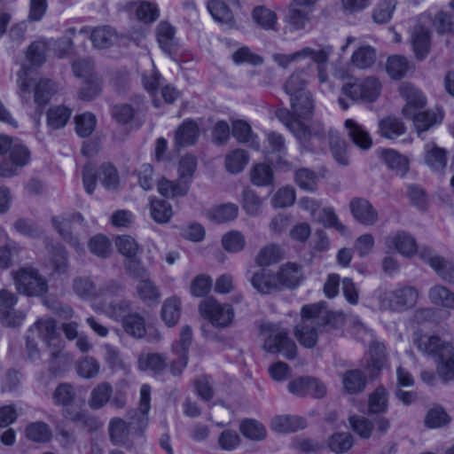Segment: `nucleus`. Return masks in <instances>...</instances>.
<instances>
[{
  "mask_svg": "<svg viewBox=\"0 0 454 454\" xmlns=\"http://www.w3.org/2000/svg\"><path fill=\"white\" fill-rule=\"evenodd\" d=\"M207 9L217 22L229 24L232 21V12L224 2L211 0L207 3Z\"/></svg>",
  "mask_w": 454,
  "mask_h": 454,
  "instance_id": "nucleus-53",
  "label": "nucleus"
},
{
  "mask_svg": "<svg viewBox=\"0 0 454 454\" xmlns=\"http://www.w3.org/2000/svg\"><path fill=\"white\" fill-rule=\"evenodd\" d=\"M312 64H309L305 67L295 69L291 74L283 85V89L287 95L291 97L309 92L306 90V86L312 77Z\"/></svg>",
  "mask_w": 454,
  "mask_h": 454,
  "instance_id": "nucleus-15",
  "label": "nucleus"
},
{
  "mask_svg": "<svg viewBox=\"0 0 454 454\" xmlns=\"http://www.w3.org/2000/svg\"><path fill=\"white\" fill-rule=\"evenodd\" d=\"M329 145L334 160L341 166L348 164V156L347 154L348 145L341 139L337 131L330 130Z\"/></svg>",
  "mask_w": 454,
  "mask_h": 454,
  "instance_id": "nucleus-41",
  "label": "nucleus"
},
{
  "mask_svg": "<svg viewBox=\"0 0 454 454\" xmlns=\"http://www.w3.org/2000/svg\"><path fill=\"white\" fill-rule=\"evenodd\" d=\"M376 61V51L369 45L359 47L351 57L352 64L357 68L365 69L372 67Z\"/></svg>",
  "mask_w": 454,
  "mask_h": 454,
  "instance_id": "nucleus-48",
  "label": "nucleus"
},
{
  "mask_svg": "<svg viewBox=\"0 0 454 454\" xmlns=\"http://www.w3.org/2000/svg\"><path fill=\"white\" fill-rule=\"evenodd\" d=\"M249 161V155L243 149H235L225 156V168L231 174L241 172Z\"/></svg>",
  "mask_w": 454,
  "mask_h": 454,
  "instance_id": "nucleus-42",
  "label": "nucleus"
},
{
  "mask_svg": "<svg viewBox=\"0 0 454 454\" xmlns=\"http://www.w3.org/2000/svg\"><path fill=\"white\" fill-rule=\"evenodd\" d=\"M295 183L305 191H314L317 188V176L316 173L309 168H302L295 172Z\"/></svg>",
  "mask_w": 454,
  "mask_h": 454,
  "instance_id": "nucleus-63",
  "label": "nucleus"
},
{
  "mask_svg": "<svg viewBox=\"0 0 454 454\" xmlns=\"http://www.w3.org/2000/svg\"><path fill=\"white\" fill-rule=\"evenodd\" d=\"M319 328L309 320H301L294 328V336L302 346L312 348L317 343Z\"/></svg>",
  "mask_w": 454,
  "mask_h": 454,
  "instance_id": "nucleus-31",
  "label": "nucleus"
},
{
  "mask_svg": "<svg viewBox=\"0 0 454 454\" xmlns=\"http://www.w3.org/2000/svg\"><path fill=\"white\" fill-rule=\"evenodd\" d=\"M332 52L333 47L330 45L317 51L305 47L291 54L275 53L272 59L280 67L286 68L291 63L306 58H310L315 63H326Z\"/></svg>",
  "mask_w": 454,
  "mask_h": 454,
  "instance_id": "nucleus-10",
  "label": "nucleus"
},
{
  "mask_svg": "<svg viewBox=\"0 0 454 454\" xmlns=\"http://www.w3.org/2000/svg\"><path fill=\"white\" fill-rule=\"evenodd\" d=\"M381 90L380 81L374 76L356 79L342 85L341 92L352 101L374 102Z\"/></svg>",
  "mask_w": 454,
  "mask_h": 454,
  "instance_id": "nucleus-5",
  "label": "nucleus"
},
{
  "mask_svg": "<svg viewBox=\"0 0 454 454\" xmlns=\"http://www.w3.org/2000/svg\"><path fill=\"white\" fill-rule=\"evenodd\" d=\"M282 251L279 246L270 244L263 247L258 253L255 262L259 266H269L281 259Z\"/></svg>",
  "mask_w": 454,
  "mask_h": 454,
  "instance_id": "nucleus-55",
  "label": "nucleus"
},
{
  "mask_svg": "<svg viewBox=\"0 0 454 454\" xmlns=\"http://www.w3.org/2000/svg\"><path fill=\"white\" fill-rule=\"evenodd\" d=\"M424 149L427 165L436 172L443 170L447 163L446 151L434 143L426 144Z\"/></svg>",
  "mask_w": 454,
  "mask_h": 454,
  "instance_id": "nucleus-29",
  "label": "nucleus"
},
{
  "mask_svg": "<svg viewBox=\"0 0 454 454\" xmlns=\"http://www.w3.org/2000/svg\"><path fill=\"white\" fill-rule=\"evenodd\" d=\"M55 92L54 83L51 80L42 79L33 90V102L36 105V112L40 116L43 107L49 103L51 97Z\"/></svg>",
  "mask_w": 454,
  "mask_h": 454,
  "instance_id": "nucleus-28",
  "label": "nucleus"
},
{
  "mask_svg": "<svg viewBox=\"0 0 454 454\" xmlns=\"http://www.w3.org/2000/svg\"><path fill=\"white\" fill-rule=\"evenodd\" d=\"M74 294L83 300L98 297V288L90 277H75L72 285Z\"/></svg>",
  "mask_w": 454,
  "mask_h": 454,
  "instance_id": "nucleus-38",
  "label": "nucleus"
},
{
  "mask_svg": "<svg viewBox=\"0 0 454 454\" xmlns=\"http://www.w3.org/2000/svg\"><path fill=\"white\" fill-rule=\"evenodd\" d=\"M410 118L413 120L414 126L419 136H421L435 124L440 123L443 119V114L442 111L437 109L436 111L415 113Z\"/></svg>",
  "mask_w": 454,
  "mask_h": 454,
  "instance_id": "nucleus-27",
  "label": "nucleus"
},
{
  "mask_svg": "<svg viewBox=\"0 0 454 454\" xmlns=\"http://www.w3.org/2000/svg\"><path fill=\"white\" fill-rule=\"evenodd\" d=\"M276 116L301 141L308 142L313 138L321 141L325 137V129L319 122L313 123L311 127L306 126L302 121L290 123L291 117L287 108L278 109Z\"/></svg>",
  "mask_w": 454,
  "mask_h": 454,
  "instance_id": "nucleus-7",
  "label": "nucleus"
},
{
  "mask_svg": "<svg viewBox=\"0 0 454 454\" xmlns=\"http://www.w3.org/2000/svg\"><path fill=\"white\" fill-rule=\"evenodd\" d=\"M8 153V158L0 161V177L3 178H11L17 176L20 170L29 163L31 159L28 148L18 140L14 142Z\"/></svg>",
  "mask_w": 454,
  "mask_h": 454,
  "instance_id": "nucleus-9",
  "label": "nucleus"
},
{
  "mask_svg": "<svg viewBox=\"0 0 454 454\" xmlns=\"http://www.w3.org/2000/svg\"><path fill=\"white\" fill-rule=\"evenodd\" d=\"M349 208L354 218L362 224L373 225L378 221V212L364 198H355L349 203Z\"/></svg>",
  "mask_w": 454,
  "mask_h": 454,
  "instance_id": "nucleus-16",
  "label": "nucleus"
},
{
  "mask_svg": "<svg viewBox=\"0 0 454 454\" xmlns=\"http://www.w3.org/2000/svg\"><path fill=\"white\" fill-rule=\"evenodd\" d=\"M388 409V392L383 386H379L370 394L368 399V414H383Z\"/></svg>",
  "mask_w": 454,
  "mask_h": 454,
  "instance_id": "nucleus-34",
  "label": "nucleus"
},
{
  "mask_svg": "<svg viewBox=\"0 0 454 454\" xmlns=\"http://www.w3.org/2000/svg\"><path fill=\"white\" fill-rule=\"evenodd\" d=\"M50 262L54 272L58 274L67 273L68 270V262L67 253L65 247L60 245L52 247Z\"/></svg>",
  "mask_w": 454,
  "mask_h": 454,
  "instance_id": "nucleus-57",
  "label": "nucleus"
},
{
  "mask_svg": "<svg viewBox=\"0 0 454 454\" xmlns=\"http://www.w3.org/2000/svg\"><path fill=\"white\" fill-rule=\"evenodd\" d=\"M151 408V387L144 384L140 388L139 409L130 410L127 412L126 422L124 419L115 417L110 419L108 424V434L111 442L115 446H122L126 449L132 447L129 439L131 433L142 434L148 425V411Z\"/></svg>",
  "mask_w": 454,
  "mask_h": 454,
  "instance_id": "nucleus-1",
  "label": "nucleus"
},
{
  "mask_svg": "<svg viewBox=\"0 0 454 454\" xmlns=\"http://www.w3.org/2000/svg\"><path fill=\"white\" fill-rule=\"evenodd\" d=\"M380 133L382 137L393 139L405 133L404 124L396 117L388 116L379 122Z\"/></svg>",
  "mask_w": 454,
  "mask_h": 454,
  "instance_id": "nucleus-43",
  "label": "nucleus"
},
{
  "mask_svg": "<svg viewBox=\"0 0 454 454\" xmlns=\"http://www.w3.org/2000/svg\"><path fill=\"white\" fill-rule=\"evenodd\" d=\"M50 348L49 371L51 374L57 376L71 363L70 356L63 350V343L59 347H51Z\"/></svg>",
  "mask_w": 454,
  "mask_h": 454,
  "instance_id": "nucleus-35",
  "label": "nucleus"
},
{
  "mask_svg": "<svg viewBox=\"0 0 454 454\" xmlns=\"http://www.w3.org/2000/svg\"><path fill=\"white\" fill-rule=\"evenodd\" d=\"M419 257L427 262L436 273L444 280L454 284V263L446 261L442 256L436 254L430 247H422Z\"/></svg>",
  "mask_w": 454,
  "mask_h": 454,
  "instance_id": "nucleus-13",
  "label": "nucleus"
},
{
  "mask_svg": "<svg viewBox=\"0 0 454 454\" xmlns=\"http://www.w3.org/2000/svg\"><path fill=\"white\" fill-rule=\"evenodd\" d=\"M382 159L389 168L401 176H403L409 169L408 160L395 150H385L382 153Z\"/></svg>",
  "mask_w": 454,
  "mask_h": 454,
  "instance_id": "nucleus-51",
  "label": "nucleus"
},
{
  "mask_svg": "<svg viewBox=\"0 0 454 454\" xmlns=\"http://www.w3.org/2000/svg\"><path fill=\"white\" fill-rule=\"evenodd\" d=\"M151 215L159 223H168L172 216V207L162 200H152L150 203Z\"/></svg>",
  "mask_w": 454,
  "mask_h": 454,
  "instance_id": "nucleus-58",
  "label": "nucleus"
},
{
  "mask_svg": "<svg viewBox=\"0 0 454 454\" xmlns=\"http://www.w3.org/2000/svg\"><path fill=\"white\" fill-rule=\"evenodd\" d=\"M118 35L110 26H101L92 29L90 40L96 48L106 49L111 47L117 40Z\"/></svg>",
  "mask_w": 454,
  "mask_h": 454,
  "instance_id": "nucleus-33",
  "label": "nucleus"
},
{
  "mask_svg": "<svg viewBox=\"0 0 454 454\" xmlns=\"http://www.w3.org/2000/svg\"><path fill=\"white\" fill-rule=\"evenodd\" d=\"M232 136L239 143H248L249 146L255 151L260 149V143L255 135L253 134L250 125L241 120L232 122Z\"/></svg>",
  "mask_w": 454,
  "mask_h": 454,
  "instance_id": "nucleus-32",
  "label": "nucleus"
},
{
  "mask_svg": "<svg viewBox=\"0 0 454 454\" xmlns=\"http://www.w3.org/2000/svg\"><path fill=\"white\" fill-rule=\"evenodd\" d=\"M16 290L27 296H41L48 291V282L39 270L31 266L20 267L13 272Z\"/></svg>",
  "mask_w": 454,
  "mask_h": 454,
  "instance_id": "nucleus-4",
  "label": "nucleus"
},
{
  "mask_svg": "<svg viewBox=\"0 0 454 454\" xmlns=\"http://www.w3.org/2000/svg\"><path fill=\"white\" fill-rule=\"evenodd\" d=\"M125 332L132 337L142 338L145 334V319L137 313L128 314L122 320Z\"/></svg>",
  "mask_w": 454,
  "mask_h": 454,
  "instance_id": "nucleus-49",
  "label": "nucleus"
},
{
  "mask_svg": "<svg viewBox=\"0 0 454 454\" xmlns=\"http://www.w3.org/2000/svg\"><path fill=\"white\" fill-rule=\"evenodd\" d=\"M181 315V301L176 297L167 299L161 308L162 320L168 326L176 325Z\"/></svg>",
  "mask_w": 454,
  "mask_h": 454,
  "instance_id": "nucleus-45",
  "label": "nucleus"
},
{
  "mask_svg": "<svg viewBox=\"0 0 454 454\" xmlns=\"http://www.w3.org/2000/svg\"><path fill=\"white\" fill-rule=\"evenodd\" d=\"M314 7L301 0H294L289 4L286 20L294 30H301L311 20Z\"/></svg>",
  "mask_w": 454,
  "mask_h": 454,
  "instance_id": "nucleus-12",
  "label": "nucleus"
},
{
  "mask_svg": "<svg viewBox=\"0 0 454 454\" xmlns=\"http://www.w3.org/2000/svg\"><path fill=\"white\" fill-rule=\"evenodd\" d=\"M397 0H380L372 13L373 20L378 24L388 22L395 10Z\"/></svg>",
  "mask_w": 454,
  "mask_h": 454,
  "instance_id": "nucleus-54",
  "label": "nucleus"
},
{
  "mask_svg": "<svg viewBox=\"0 0 454 454\" xmlns=\"http://www.w3.org/2000/svg\"><path fill=\"white\" fill-rule=\"evenodd\" d=\"M98 178L108 190H114L119 184V175L116 168L109 163H103L98 171Z\"/></svg>",
  "mask_w": 454,
  "mask_h": 454,
  "instance_id": "nucleus-59",
  "label": "nucleus"
},
{
  "mask_svg": "<svg viewBox=\"0 0 454 454\" xmlns=\"http://www.w3.org/2000/svg\"><path fill=\"white\" fill-rule=\"evenodd\" d=\"M90 251L102 258L109 256L112 250L111 241L104 235L98 234L90 239L89 242Z\"/></svg>",
  "mask_w": 454,
  "mask_h": 454,
  "instance_id": "nucleus-62",
  "label": "nucleus"
},
{
  "mask_svg": "<svg viewBox=\"0 0 454 454\" xmlns=\"http://www.w3.org/2000/svg\"><path fill=\"white\" fill-rule=\"evenodd\" d=\"M301 317V320H309L312 325L322 327L329 323L330 315L324 310L322 304L315 303L303 306Z\"/></svg>",
  "mask_w": 454,
  "mask_h": 454,
  "instance_id": "nucleus-39",
  "label": "nucleus"
},
{
  "mask_svg": "<svg viewBox=\"0 0 454 454\" xmlns=\"http://www.w3.org/2000/svg\"><path fill=\"white\" fill-rule=\"evenodd\" d=\"M137 293L138 297L149 305L158 303L160 298L159 288L147 278L141 279L137 284Z\"/></svg>",
  "mask_w": 454,
  "mask_h": 454,
  "instance_id": "nucleus-46",
  "label": "nucleus"
},
{
  "mask_svg": "<svg viewBox=\"0 0 454 454\" xmlns=\"http://www.w3.org/2000/svg\"><path fill=\"white\" fill-rule=\"evenodd\" d=\"M411 43L418 59H424L430 50L431 37L428 28L423 26H416L411 34Z\"/></svg>",
  "mask_w": 454,
  "mask_h": 454,
  "instance_id": "nucleus-23",
  "label": "nucleus"
},
{
  "mask_svg": "<svg viewBox=\"0 0 454 454\" xmlns=\"http://www.w3.org/2000/svg\"><path fill=\"white\" fill-rule=\"evenodd\" d=\"M72 114L71 109L57 106L47 112V125L52 129H62L66 126Z\"/></svg>",
  "mask_w": 454,
  "mask_h": 454,
  "instance_id": "nucleus-44",
  "label": "nucleus"
},
{
  "mask_svg": "<svg viewBox=\"0 0 454 454\" xmlns=\"http://www.w3.org/2000/svg\"><path fill=\"white\" fill-rule=\"evenodd\" d=\"M386 245L388 247L395 248L400 254L405 256H411L415 252H418L419 254V250L423 247L418 248L414 238L405 231H398L387 237Z\"/></svg>",
  "mask_w": 454,
  "mask_h": 454,
  "instance_id": "nucleus-17",
  "label": "nucleus"
},
{
  "mask_svg": "<svg viewBox=\"0 0 454 454\" xmlns=\"http://www.w3.org/2000/svg\"><path fill=\"white\" fill-rule=\"evenodd\" d=\"M250 178L254 185L266 186L273 181V171L269 165L259 163L251 169Z\"/></svg>",
  "mask_w": 454,
  "mask_h": 454,
  "instance_id": "nucleus-56",
  "label": "nucleus"
},
{
  "mask_svg": "<svg viewBox=\"0 0 454 454\" xmlns=\"http://www.w3.org/2000/svg\"><path fill=\"white\" fill-rule=\"evenodd\" d=\"M26 436L33 442H46L51 437V430L46 423L37 421L26 427Z\"/></svg>",
  "mask_w": 454,
  "mask_h": 454,
  "instance_id": "nucleus-52",
  "label": "nucleus"
},
{
  "mask_svg": "<svg viewBox=\"0 0 454 454\" xmlns=\"http://www.w3.org/2000/svg\"><path fill=\"white\" fill-rule=\"evenodd\" d=\"M239 431L247 439L253 441H261L266 436V429L259 421L252 419H247L241 421Z\"/></svg>",
  "mask_w": 454,
  "mask_h": 454,
  "instance_id": "nucleus-50",
  "label": "nucleus"
},
{
  "mask_svg": "<svg viewBox=\"0 0 454 454\" xmlns=\"http://www.w3.org/2000/svg\"><path fill=\"white\" fill-rule=\"evenodd\" d=\"M347 134L352 143L361 150H369L372 145V139L369 132L353 119H348L344 122Z\"/></svg>",
  "mask_w": 454,
  "mask_h": 454,
  "instance_id": "nucleus-21",
  "label": "nucleus"
},
{
  "mask_svg": "<svg viewBox=\"0 0 454 454\" xmlns=\"http://www.w3.org/2000/svg\"><path fill=\"white\" fill-rule=\"evenodd\" d=\"M254 20L262 28L274 29L277 23V15L274 12L263 6H257L252 13Z\"/></svg>",
  "mask_w": 454,
  "mask_h": 454,
  "instance_id": "nucleus-60",
  "label": "nucleus"
},
{
  "mask_svg": "<svg viewBox=\"0 0 454 454\" xmlns=\"http://www.w3.org/2000/svg\"><path fill=\"white\" fill-rule=\"evenodd\" d=\"M341 381L345 392L355 395L364 391L367 384V377L363 371L352 369L342 374Z\"/></svg>",
  "mask_w": 454,
  "mask_h": 454,
  "instance_id": "nucleus-25",
  "label": "nucleus"
},
{
  "mask_svg": "<svg viewBox=\"0 0 454 454\" xmlns=\"http://www.w3.org/2000/svg\"><path fill=\"white\" fill-rule=\"evenodd\" d=\"M260 333L264 337L263 348L267 352L283 353L288 359L295 357L297 347L287 330L279 325L264 323L260 326Z\"/></svg>",
  "mask_w": 454,
  "mask_h": 454,
  "instance_id": "nucleus-3",
  "label": "nucleus"
},
{
  "mask_svg": "<svg viewBox=\"0 0 454 454\" xmlns=\"http://www.w3.org/2000/svg\"><path fill=\"white\" fill-rule=\"evenodd\" d=\"M418 297L419 293L415 287L403 286L384 292L380 296V306L384 309L402 312L414 307Z\"/></svg>",
  "mask_w": 454,
  "mask_h": 454,
  "instance_id": "nucleus-6",
  "label": "nucleus"
},
{
  "mask_svg": "<svg viewBox=\"0 0 454 454\" xmlns=\"http://www.w3.org/2000/svg\"><path fill=\"white\" fill-rule=\"evenodd\" d=\"M291 110L287 109L290 114V123L302 121L312 117L314 112V101L310 92H303L301 95L290 97Z\"/></svg>",
  "mask_w": 454,
  "mask_h": 454,
  "instance_id": "nucleus-14",
  "label": "nucleus"
},
{
  "mask_svg": "<svg viewBox=\"0 0 454 454\" xmlns=\"http://www.w3.org/2000/svg\"><path fill=\"white\" fill-rule=\"evenodd\" d=\"M157 40L161 50L171 55L176 51V29L168 22H160L156 28Z\"/></svg>",
  "mask_w": 454,
  "mask_h": 454,
  "instance_id": "nucleus-24",
  "label": "nucleus"
},
{
  "mask_svg": "<svg viewBox=\"0 0 454 454\" xmlns=\"http://www.w3.org/2000/svg\"><path fill=\"white\" fill-rule=\"evenodd\" d=\"M52 398L56 405L68 406L75 398V391L68 383H62L54 390Z\"/></svg>",
  "mask_w": 454,
  "mask_h": 454,
  "instance_id": "nucleus-64",
  "label": "nucleus"
},
{
  "mask_svg": "<svg viewBox=\"0 0 454 454\" xmlns=\"http://www.w3.org/2000/svg\"><path fill=\"white\" fill-rule=\"evenodd\" d=\"M141 370H151L154 373H161L167 367V358L165 356L158 353L143 355L138 360Z\"/></svg>",
  "mask_w": 454,
  "mask_h": 454,
  "instance_id": "nucleus-47",
  "label": "nucleus"
},
{
  "mask_svg": "<svg viewBox=\"0 0 454 454\" xmlns=\"http://www.w3.org/2000/svg\"><path fill=\"white\" fill-rule=\"evenodd\" d=\"M387 74L394 79L403 78L408 71V60L405 57L395 55L387 59Z\"/></svg>",
  "mask_w": 454,
  "mask_h": 454,
  "instance_id": "nucleus-61",
  "label": "nucleus"
},
{
  "mask_svg": "<svg viewBox=\"0 0 454 454\" xmlns=\"http://www.w3.org/2000/svg\"><path fill=\"white\" fill-rule=\"evenodd\" d=\"M401 95L405 98L406 105L403 106L402 113L406 118H410L415 114V110L424 107L426 98L422 93L410 84H403L400 88Z\"/></svg>",
  "mask_w": 454,
  "mask_h": 454,
  "instance_id": "nucleus-20",
  "label": "nucleus"
},
{
  "mask_svg": "<svg viewBox=\"0 0 454 454\" xmlns=\"http://www.w3.org/2000/svg\"><path fill=\"white\" fill-rule=\"evenodd\" d=\"M306 420L302 417L292 415H281L272 419L270 427L278 433H293L305 428Z\"/></svg>",
  "mask_w": 454,
  "mask_h": 454,
  "instance_id": "nucleus-26",
  "label": "nucleus"
},
{
  "mask_svg": "<svg viewBox=\"0 0 454 454\" xmlns=\"http://www.w3.org/2000/svg\"><path fill=\"white\" fill-rule=\"evenodd\" d=\"M418 349L436 362V372L445 382L454 380V346L435 335H420L414 340Z\"/></svg>",
  "mask_w": 454,
  "mask_h": 454,
  "instance_id": "nucleus-2",
  "label": "nucleus"
},
{
  "mask_svg": "<svg viewBox=\"0 0 454 454\" xmlns=\"http://www.w3.org/2000/svg\"><path fill=\"white\" fill-rule=\"evenodd\" d=\"M34 327L37 330L39 337L46 343L48 348L59 347L63 343L56 332V325L52 319H40Z\"/></svg>",
  "mask_w": 454,
  "mask_h": 454,
  "instance_id": "nucleus-30",
  "label": "nucleus"
},
{
  "mask_svg": "<svg viewBox=\"0 0 454 454\" xmlns=\"http://www.w3.org/2000/svg\"><path fill=\"white\" fill-rule=\"evenodd\" d=\"M199 134L198 124L194 121L186 120L176 130L175 145L178 147L192 145L197 141Z\"/></svg>",
  "mask_w": 454,
  "mask_h": 454,
  "instance_id": "nucleus-22",
  "label": "nucleus"
},
{
  "mask_svg": "<svg viewBox=\"0 0 454 454\" xmlns=\"http://www.w3.org/2000/svg\"><path fill=\"white\" fill-rule=\"evenodd\" d=\"M430 301L436 305L449 309H454V292L444 286L435 285L428 291Z\"/></svg>",
  "mask_w": 454,
  "mask_h": 454,
  "instance_id": "nucleus-36",
  "label": "nucleus"
},
{
  "mask_svg": "<svg viewBox=\"0 0 454 454\" xmlns=\"http://www.w3.org/2000/svg\"><path fill=\"white\" fill-rule=\"evenodd\" d=\"M277 276L279 290L282 286L296 288L302 280L301 267L295 262H287L280 267Z\"/></svg>",
  "mask_w": 454,
  "mask_h": 454,
  "instance_id": "nucleus-18",
  "label": "nucleus"
},
{
  "mask_svg": "<svg viewBox=\"0 0 454 454\" xmlns=\"http://www.w3.org/2000/svg\"><path fill=\"white\" fill-rule=\"evenodd\" d=\"M287 387L291 394L300 397L309 395L314 398H322L326 394L325 385L310 376L296 378L288 383Z\"/></svg>",
  "mask_w": 454,
  "mask_h": 454,
  "instance_id": "nucleus-11",
  "label": "nucleus"
},
{
  "mask_svg": "<svg viewBox=\"0 0 454 454\" xmlns=\"http://www.w3.org/2000/svg\"><path fill=\"white\" fill-rule=\"evenodd\" d=\"M250 282L253 287L262 294L279 291L278 276L270 270L262 269L254 273Z\"/></svg>",
  "mask_w": 454,
  "mask_h": 454,
  "instance_id": "nucleus-19",
  "label": "nucleus"
},
{
  "mask_svg": "<svg viewBox=\"0 0 454 454\" xmlns=\"http://www.w3.org/2000/svg\"><path fill=\"white\" fill-rule=\"evenodd\" d=\"M200 314L215 327H227L234 317L233 309L230 304H221L215 298L203 300L199 306Z\"/></svg>",
  "mask_w": 454,
  "mask_h": 454,
  "instance_id": "nucleus-8",
  "label": "nucleus"
},
{
  "mask_svg": "<svg viewBox=\"0 0 454 454\" xmlns=\"http://www.w3.org/2000/svg\"><path fill=\"white\" fill-rule=\"evenodd\" d=\"M158 192L164 197L175 198L184 196L189 190V184L186 181H169L162 178L157 185Z\"/></svg>",
  "mask_w": 454,
  "mask_h": 454,
  "instance_id": "nucleus-40",
  "label": "nucleus"
},
{
  "mask_svg": "<svg viewBox=\"0 0 454 454\" xmlns=\"http://www.w3.org/2000/svg\"><path fill=\"white\" fill-rule=\"evenodd\" d=\"M113 387L108 382L98 384L90 392L89 398V406L92 410L103 408L111 399Z\"/></svg>",
  "mask_w": 454,
  "mask_h": 454,
  "instance_id": "nucleus-37",
  "label": "nucleus"
}]
</instances>
